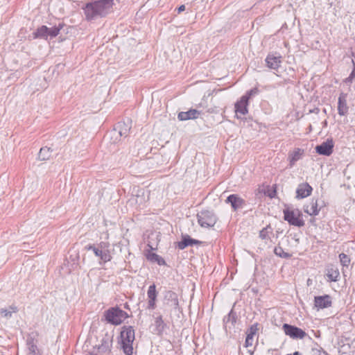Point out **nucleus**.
<instances>
[{"label": "nucleus", "instance_id": "nucleus-1", "mask_svg": "<svg viewBox=\"0 0 355 355\" xmlns=\"http://www.w3.org/2000/svg\"><path fill=\"white\" fill-rule=\"evenodd\" d=\"M113 6V0H96L88 2L83 8L87 20L105 17Z\"/></svg>", "mask_w": 355, "mask_h": 355}, {"label": "nucleus", "instance_id": "nucleus-2", "mask_svg": "<svg viewBox=\"0 0 355 355\" xmlns=\"http://www.w3.org/2000/svg\"><path fill=\"white\" fill-rule=\"evenodd\" d=\"M113 6V0H96L88 2L83 8L87 20L105 17Z\"/></svg>", "mask_w": 355, "mask_h": 355}, {"label": "nucleus", "instance_id": "nucleus-3", "mask_svg": "<svg viewBox=\"0 0 355 355\" xmlns=\"http://www.w3.org/2000/svg\"><path fill=\"white\" fill-rule=\"evenodd\" d=\"M135 339V329L132 326H123L120 333L119 344L125 355H132V344Z\"/></svg>", "mask_w": 355, "mask_h": 355}, {"label": "nucleus", "instance_id": "nucleus-4", "mask_svg": "<svg viewBox=\"0 0 355 355\" xmlns=\"http://www.w3.org/2000/svg\"><path fill=\"white\" fill-rule=\"evenodd\" d=\"M105 320L112 325L121 324L129 315L118 306L108 309L104 312Z\"/></svg>", "mask_w": 355, "mask_h": 355}, {"label": "nucleus", "instance_id": "nucleus-5", "mask_svg": "<svg viewBox=\"0 0 355 355\" xmlns=\"http://www.w3.org/2000/svg\"><path fill=\"white\" fill-rule=\"evenodd\" d=\"M62 27V24H59L58 26H55L52 28H48L46 26L42 25L33 32V38H41L44 40H47L49 37L51 39L54 38L59 34Z\"/></svg>", "mask_w": 355, "mask_h": 355}, {"label": "nucleus", "instance_id": "nucleus-6", "mask_svg": "<svg viewBox=\"0 0 355 355\" xmlns=\"http://www.w3.org/2000/svg\"><path fill=\"white\" fill-rule=\"evenodd\" d=\"M284 218L291 225L296 226L298 227L304 225V220L302 218V214L299 209H286L283 211Z\"/></svg>", "mask_w": 355, "mask_h": 355}, {"label": "nucleus", "instance_id": "nucleus-7", "mask_svg": "<svg viewBox=\"0 0 355 355\" xmlns=\"http://www.w3.org/2000/svg\"><path fill=\"white\" fill-rule=\"evenodd\" d=\"M113 343V335L106 333L101 340V344L96 345L92 352L89 353L90 355H103L110 354L112 350Z\"/></svg>", "mask_w": 355, "mask_h": 355}, {"label": "nucleus", "instance_id": "nucleus-8", "mask_svg": "<svg viewBox=\"0 0 355 355\" xmlns=\"http://www.w3.org/2000/svg\"><path fill=\"white\" fill-rule=\"evenodd\" d=\"M198 223L202 227H211L217 222V216L213 211L202 210L197 214Z\"/></svg>", "mask_w": 355, "mask_h": 355}, {"label": "nucleus", "instance_id": "nucleus-9", "mask_svg": "<svg viewBox=\"0 0 355 355\" xmlns=\"http://www.w3.org/2000/svg\"><path fill=\"white\" fill-rule=\"evenodd\" d=\"M164 300L167 306H171V311L178 315L182 311L179 306L178 294L172 291H165L164 293Z\"/></svg>", "mask_w": 355, "mask_h": 355}, {"label": "nucleus", "instance_id": "nucleus-10", "mask_svg": "<svg viewBox=\"0 0 355 355\" xmlns=\"http://www.w3.org/2000/svg\"><path fill=\"white\" fill-rule=\"evenodd\" d=\"M282 329L286 336L293 339H303L307 336L306 333L302 329L287 323L282 325Z\"/></svg>", "mask_w": 355, "mask_h": 355}, {"label": "nucleus", "instance_id": "nucleus-11", "mask_svg": "<svg viewBox=\"0 0 355 355\" xmlns=\"http://www.w3.org/2000/svg\"><path fill=\"white\" fill-rule=\"evenodd\" d=\"M225 203L230 204L234 211L243 209L246 205L245 200L238 194H231L227 196Z\"/></svg>", "mask_w": 355, "mask_h": 355}, {"label": "nucleus", "instance_id": "nucleus-12", "mask_svg": "<svg viewBox=\"0 0 355 355\" xmlns=\"http://www.w3.org/2000/svg\"><path fill=\"white\" fill-rule=\"evenodd\" d=\"M323 206H324V201L319 203L317 199L313 198L308 205L304 206V211L311 216H317Z\"/></svg>", "mask_w": 355, "mask_h": 355}, {"label": "nucleus", "instance_id": "nucleus-13", "mask_svg": "<svg viewBox=\"0 0 355 355\" xmlns=\"http://www.w3.org/2000/svg\"><path fill=\"white\" fill-rule=\"evenodd\" d=\"M334 141L332 139H327L315 148V152L321 155L329 156L334 150Z\"/></svg>", "mask_w": 355, "mask_h": 355}, {"label": "nucleus", "instance_id": "nucleus-14", "mask_svg": "<svg viewBox=\"0 0 355 355\" xmlns=\"http://www.w3.org/2000/svg\"><path fill=\"white\" fill-rule=\"evenodd\" d=\"M332 305L331 297L329 295L315 296L314 306L318 310L329 308Z\"/></svg>", "mask_w": 355, "mask_h": 355}, {"label": "nucleus", "instance_id": "nucleus-15", "mask_svg": "<svg viewBox=\"0 0 355 355\" xmlns=\"http://www.w3.org/2000/svg\"><path fill=\"white\" fill-rule=\"evenodd\" d=\"M85 250L87 251L92 250L95 256L98 257L104 263H107L112 259L111 255H108L107 254H106L104 252H102V251L98 248L96 245L88 244L85 246Z\"/></svg>", "mask_w": 355, "mask_h": 355}, {"label": "nucleus", "instance_id": "nucleus-16", "mask_svg": "<svg viewBox=\"0 0 355 355\" xmlns=\"http://www.w3.org/2000/svg\"><path fill=\"white\" fill-rule=\"evenodd\" d=\"M313 191L312 187L307 182L301 183L296 189V198L303 199L309 196Z\"/></svg>", "mask_w": 355, "mask_h": 355}, {"label": "nucleus", "instance_id": "nucleus-17", "mask_svg": "<svg viewBox=\"0 0 355 355\" xmlns=\"http://www.w3.org/2000/svg\"><path fill=\"white\" fill-rule=\"evenodd\" d=\"M202 242L191 238L188 234H184L182 236L180 241L178 242L177 246L180 250H184L188 246H193L194 245L200 244Z\"/></svg>", "mask_w": 355, "mask_h": 355}, {"label": "nucleus", "instance_id": "nucleus-18", "mask_svg": "<svg viewBox=\"0 0 355 355\" xmlns=\"http://www.w3.org/2000/svg\"><path fill=\"white\" fill-rule=\"evenodd\" d=\"M201 111L196 109H190L187 112H180L178 115V119L180 121H187L190 119H196L199 117Z\"/></svg>", "mask_w": 355, "mask_h": 355}, {"label": "nucleus", "instance_id": "nucleus-19", "mask_svg": "<svg viewBox=\"0 0 355 355\" xmlns=\"http://www.w3.org/2000/svg\"><path fill=\"white\" fill-rule=\"evenodd\" d=\"M347 94L341 93L338 100V113L340 116H345L349 107L347 104Z\"/></svg>", "mask_w": 355, "mask_h": 355}, {"label": "nucleus", "instance_id": "nucleus-20", "mask_svg": "<svg viewBox=\"0 0 355 355\" xmlns=\"http://www.w3.org/2000/svg\"><path fill=\"white\" fill-rule=\"evenodd\" d=\"M266 66L272 69H277L282 62V57L274 54H268L265 60Z\"/></svg>", "mask_w": 355, "mask_h": 355}, {"label": "nucleus", "instance_id": "nucleus-21", "mask_svg": "<svg viewBox=\"0 0 355 355\" xmlns=\"http://www.w3.org/2000/svg\"><path fill=\"white\" fill-rule=\"evenodd\" d=\"M131 126L125 121L118 122L114 128V132H117L121 137H128L130 130Z\"/></svg>", "mask_w": 355, "mask_h": 355}, {"label": "nucleus", "instance_id": "nucleus-22", "mask_svg": "<svg viewBox=\"0 0 355 355\" xmlns=\"http://www.w3.org/2000/svg\"><path fill=\"white\" fill-rule=\"evenodd\" d=\"M245 98H241L240 100L235 103V112L236 114L245 115L248 112V106L249 102L247 101Z\"/></svg>", "mask_w": 355, "mask_h": 355}, {"label": "nucleus", "instance_id": "nucleus-23", "mask_svg": "<svg viewBox=\"0 0 355 355\" xmlns=\"http://www.w3.org/2000/svg\"><path fill=\"white\" fill-rule=\"evenodd\" d=\"M166 327V324L162 319V315H159L155 319V329L153 330L154 334L157 336H162L163 332Z\"/></svg>", "mask_w": 355, "mask_h": 355}, {"label": "nucleus", "instance_id": "nucleus-24", "mask_svg": "<svg viewBox=\"0 0 355 355\" xmlns=\"http://www.w3.org/2000/svg\"><path fill=\"white\" fill-rule=\"evenodd\" d=\"M258 330L257 324L252 325L247 331V336L245 341V347H248L252 345L253 337Z\"/></svg>", "mask_w": 355, "mask_h": 355}, {"label": "nucleus", "instance_id": "nucleus-25", "mask_svg": "<svg viewBox=\"0 0 355 355\" xmlns=\"http://www.w3.org/2000/svg\"><path fill=\"white\" fill-rule=\"evenodd\" d=\"M326 275L329 282H338L340 277V272L338 268L331 266L327 269Z\"/></svg>", "mask_w": 355, "mask_h": 355}, {"label": "nucleus", "instance_id": "nucleus-26", "mask_svg": "<svg viewBox=\"0 0 355 355\" xmlns=\"http://www.w3.org/2000/svg\"><path fill=\"white\" fill-rule=\"evenodd\" d=\"M271 235H273V228L270 224L266 225L259 231V236L262 240H270L271 241Z\"/></svg>", "mask_w": 355, "mask_h": 355}, {"label": "nucleus", "instance_id": "nucleus-27", "mask_svg": "<svg viewBox=\"0 0 355 355\" xmlns=\"http://www.w3.org/2000/svg\"><path fill=\"white\" fill-rule=\"evenodd\" d=\"M27 347L30 354H40V351L37 346V341L35 340L34 338L30 336L27 338L26 340Z\"/></svg>", "mask_w": 355, "mask_h": 355}, {"label": "nucleus", "instance_id": "nucleus-28", "mask_svg": "<svg viewBox=\"0 0 355 355\" xmlns=\"http://www.w3.org/2000/svg\"><path fill=\"white\" fill-rule=\"evenodd\" d=\"M146 258L150 261L157 263L159 266H165L166 264L165 260L162 257L154 252H149L146 255Z\"/></svg>", "mask_w": 355, "mask_h": 355}, {"label": "nucleus", "instance_id": "nucleus-29", "mask_svg": "<svg viewBox=\"0 0 355 355\" xmlns=\"http://www.w3.org/2000/svg\"><path fill=\"white\" fill-rule=\"evenodd\" d=\"M304 150L300 148H296L293 153L289 156L290 165L293 166L296 162L302 158Z\"/></svg>", "mask_w": 355, "mask_h": 355}, {"label": "nucleus", "instance_id": "nucleus-30", "mask_svg": "<svg viewBox=\"0 0 355 355\" xmlns=\"http://www.w3.org/2000/svg\"><path fill=\"white\" fill-rule=\"evenodd\" d=\"M52 150L51 148L49 147H42L41 148L38 157L40 160L45 161L50 159L51 156Z\"/></svg>", "mask_w": 355, "mask_h": 355}, {"label": "nucleus", "instance_id": "nucleus-31", "mask_svg": "<svg viewBox=\"0 0 355 355\" xmlns=\"http://www.w3.org/2000/svg\"><path fill=\"white\" fill-rule=\"evenodd\" d=\"M274 253L276 256L284 259H289L292 256L291 254L285 252L283 248L279 245L275 248Z\"/></svg>", "mask_w": 355, "mask_h": 355}, {"label": "nucleus", "instance_id": "nucleus-32", "mask_svg": "<svg viewBox=\"0 0 355 355\" xmlns=\"http://www.w3.org/2000/svg\"><path fill=\"white\" fill-rule=\"evenodd\" d=\"M17 311V309L16 306H10L9 309H1L0 311V313L1 316L5 317L6 318H10L12 316V313H16Z\"/></svg>", "mask_w": 355, "mask_h": 355}, {"label": "nucleus", "instance_id": "nucleus-33", "mask_svg": "<svg viewBox=\"0 0 355 355\" xmlns=\"http://www.w3.org/2000/svg\"><path fill=\"white\" fill-rule=\"evenodd\" d=\"M147 295L148 300H157V292L156 291V286L155 284H151L148 287Z\"/></svg>", "mask_w": 355, "mask_h": 355}, {"label": "nucleus", "instance_id": "nucleus-34", "mask_svg": "<svg viewBox=\"0 0 355 355\" xmlns=\"http://www.w3.org/2000/svg\"><path fill=\"white\" fill-rule=\"evenodd\" d=\"M339 259L341 265L344 267H348L351 262V259L345 253L339 254Z\"/></svg>", "mask_w": 355, "mask_h": 355}, {"label": "nucleus", "instance_id": "nucleus-35", "mask_svg": "<svg viewBox=\"0 0 355 355\" xmlns=\"http://www.w3.org/2000/svg\"><path fill=\"white\" fill-rule=\"evenodd\" d=\"M96 245L98 248L102 251V252H104L105 253H106V254H107L108 255H111L109 250L110 243L108 242L101 241Z\"/></svg>", "mask_w": 355, "mask_h": 355}, {"label": "nucleus", "instance_id": "nucleus-36", "mask_svg": "<svg viewBox=\"0 0 355 355\" xmlns=\"http://www.w3.org/2000/svg\"><path fill=\"white\" fill-rule=\"evenodd\" d=\"M259 89L257 87H254L249 91H248L245 95H243L241 98H246L245 100L249 102V99L259 93Z\"/></svg>", "mask_w": 355, "mask_h": 355}, {"label": "nucleus", "instance_id": "nucleus-37", "mask_svg": "<svg viewBox=\"0 0 355 355\" xmlns=\"http://www.w3.org/2000/svg\"><path fill=\"white\" fill-rule=\"evenodd\" d=\"M236 313L232 309L227 316H226L224 319V320H226V322L232 321V323L236 322Z\"/></svg>", "mask_w": 355, "mask_h": 355}, {"label": "nucleus", "instance_id": "nucleus-38", "mask_svg": "<svg viewBox=\"0 0 355 355\" xmlns=\"http://www.w3.org/2000/svg\"><path fill=\"white\" fill-rule=\"evenodd\" d=\"M156 301L157 300H148V309L153 310L156 307Z\"/></svg>", "mask_w": 355, "mask_h": 355}, {"label": "nucleus", "instance_id": "nucleus-39", "mask_svg": "<svg viewBox=\"0 0 355 355\" xmlns=\"http://www.w3.org/2000/svg\"><path fill=\"white\" fill-rule=\"evenodd\" d=\"M132 200H135L136 203L141 204L144 201V198L139 194H137L132 198Z\"/></svg>", "mask_w": 355, "mask_h": 355}, {"label": "nucleus", "instance_id": "nucleus-40", "mask_svg": "<svg viewBox=\"0 0 355 355\" xmlns=\"http://www.w3.org/2000/svg\"><path fill=\"white\" fill-rule=\"evenodd\" d=\"M354 78L355 76L350 73L349 76L344 80V82L346 84H351L354 81Z\"/></svg>", "mask_w": 355, "mask_h": 355}, {"label": "nucleus", "instance_id": "nucleus-41", "mask_svg": "<svg viewBox=\"0 0 355 355\" xmlns=\"http://www.w3.org/2000/svg\"><path fill=\"white\" fill-rule=\"evenodd\" d=\"M184 10H185V6L184 5H181L178 8V13H180L181 12L184 11Z\"/></svg>", "mask_w": 355, "mask_h": 355}, {"label": "nucleus", "instance_id": "nucleus-42", "mask_svg": "<svg viewBox=\"0 0 355 355\" xmlns=\"http://www.w3.org/2000/svg\"><path fill=\"white\" fill-rule=\"evenodd\" d=\"M351 74H352L354 76H355V62L354 60H353V69L351 72Z\"/></svg>", "mask_w": 355, "mask_h": 355}, {"label": "nucleus", "instance_id": "nucleus-43", "mask_svg": "<svg viewBox=\"0 0 355 355\" xmlns=\"http://www.w3.org/2000/svg\"><path fill=\"white\" fill-rule=\"evenodd\" d=\"M287 355H302V354L299 352L296 351L293 354H287Z\"/></svg>", "mask_w": 355, "mask_h": 355}]
</instances>
